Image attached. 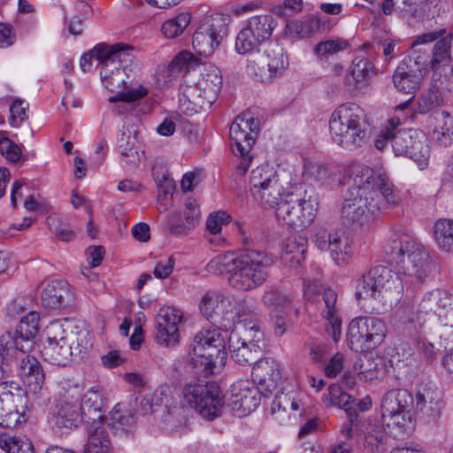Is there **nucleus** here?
<instances>
[{
    "label": "nucleus",
    "mask_w": 453,
    "mask_h": 453,
    "mask_svg": "<svg viewBox=\"0 0 453 453\" xmlns=\"http://www.w3.org/2000/svg\"><path fill=\"white\" fill-rule=\"evenodd\" d=\"M219 308L217 320L221 319L227 323H237L243 319L241 309L244 310L245 302L238 301L234 296L222 294Z\"/></svg>",
    "instance_id": "obj_41"
},
{
    "label": "nucleus",
    "mask_w": 453,
    "mask_h": 453,
    "mask_svg": "<svg viewBox=\"0 0 453 453\" xmlns=\"http://www.w3.org/2000/svg\"><path fill=\"white\" fill-rule=\"evenodd\" d=\"M134 423V417L124 403H117L110 412L109 425L115 430H128Z\"/></svg>",
    "instance_id": "obj_51"
},
{
    "label": "nucleus",
    "mask_w": 453,
    "mask_h": 453,
    "mask_svg": "<svg viewBox=\"0 0 453 453\" xmlns=\"http://www.w3.org/2000/svg\"><path fill=\"white\" fill-rule=\"evenodd\" d=\"M26 397L14 381L0 382V426L11 428L25 422Z\"/></svg>",
    "instance_id": "obj_17"
},
{
    "label": "nucleus",
    "mask_w": 453,
    "mask_h": 453,
    "mask_svg": "<svg viewBox=\"0 0 453 453\" xmlns=\"http://www.w3.org/2000/svg\"><path fill=\"white\" fill-rule=\"evenodd\" d=\"M185 222H181L178 213H172L167 216L166 226L172 234L186 235L200 221V210L193 198H188L183 211Z\"/></svg>",
    "instance_id": "obj_28"
},
{
    "label": "nucleus",
    "mask_w": 453,
    "mask_h": 453,
    "mask_svg": "<svg viewBox=\"0 0 453 453\" xmlns=\"http://www.w3.org/2000/svg\"><path fill=\"white\" fill-rule=\"evenodd\" d=\"M411 59L402 61L393 74L395 87L405 94H414L424 77L422 69L416 63L411 65Z\"/></svg>",
    "instance_id": "obj_26"
},
{
    "label": "nucleus",
    "mask_w": 453,
    "mask_h": 453,
    "mask_svg": "<svg viewBox=\"0 0 453 453\" xmlns=\"http://www.w3.org/2000/svg\"><path fill=\"white\" fill-rule=\"evenodd\" d=\"M226 331L219 328L198 332L189 346L188 361L196 373L208 376L220 372L227 359Z\"/></svg>",
    "instance_id": "obj_6"
},
{
    "label": "nucleus",
    "mask_w": 453,
    "mask_h": 453,
    "mask_svg": "<svg viewBox=\"0 0 453 453\" xmlns=\"http://www.w3.org/2000/svg\"><path fill=\"white\" fill-rule=\"evenodd\" d=\"M251 375L254 382L264 387L265 390L271 391L281 380V367L273 358H262L252 367Z\"/></svg>",
    "instance_id": "obj_29"
},
{
    "label": "nucleus",
    "mask_w": 453,
    "mask_h": 453,
    "mask_svg": "<svg viewBox=\"0 0 453 453\" xmlns=\"http://www.w3.org/2000/svg\"><path fill=\"white\" fill-rule=\"evenodd\" d=\"M397 13L404 19H421L429 10L428 0H396Z\"/></svg>",
    "instance_id": "obj_48"
},
{
    "label": "nucleus",
    "mask_w": 453,
    "mask_h": 453,
    "mask_svg": "<svg viewBox=\"0 0 453 453\" xmlns=\"http://www.w3.org/2000/svg\"><path fill=\"white\" fill-rule=\"evenodd\" d=\"M183 403L203 418L213 420L219 416L223 400L219 388L211 382H189L182 388Z\"/></svg>",
    "instance_id": "obj_11"
},
{
    "label": "nucleus",
    "mask_w": 453,
    "mask_h": 453,
    "mask_svg": "<svg viewBox=\"0 0 453 453\" xmlns=\"http://www.w3.org/2000/svg\"><path fill=\"white\" fill-rule=\"evenodd\" d=\"M411 400L412 395L404 389L390 390L382 399V419L388 428V433L395 439L403 440L413 430Z\"/></svg>",
    "instance_id": "obj_9"
},
{
    "label": "nucleus",
    "mask_w": 453,
    "mask_h": 453,
    "mask_svg": "<svg viewBox=\"0 0 453 453\" xmlns=\"http://www.w3.org/2000/svg\"><path fill=\"white\" fill-rule=\"evenodd\" d=\"M222 293L216 290L206 291L199 302L201 313L208 319L217 321V314L221 301Z\"/></svg>",
    "instance_id": "obj_50"
},
{
    "label": "nucleus",
    "mask_w": 453,
    "mask_h": 453,
    "mask_svg": "<svg viewBox=\"0 0 453 453\" xmlns=\"http://www.w3.org/2000/svg\"><path fill=\"white\" fill-rule=\"evenodd\" d=\"M271 264L272 260L265 252L248 249L240 253L226 252L214 257L206 265V271L214 274L226 273L231 288L249 291L266 281Z\"/></svg>",
    "instance_id": "obj_2"
},
{
    "label": "nucleus",
    "mask_w": 453,
    "mask_h": 453,
    "mask_svg": "<svg viewBox=\"0 0 453 453\" xmlns=\"http://www.w3.org/2000/svg\"><path fill=\"white\" fill-rule=\"evenodd\" d=\"M118 147L120 155L127 163L135 164L138 158L137 150L134 148V138L122 134L118 139Z\"/></svg>",
    "instance_id": "obj_60"
},
{
    "label": "nucleus",
    "mask_w": 453,
    "mask_h": 453,
    "mask_svg": "<svg viewBox=\"0 0 453 453\" xmlns=\"http://www.w3.org/2000/svg\"><path fill=\"white\" fill-rule=\"evenodd\" d=\"M113 445L103 424L89 425L84 453H112Z\"/></svg>",
    "instance_id": "obj_34"
},
{
    "label": "nucleus",
    "mask_w": 453,
    "mask_h": 453,
    "mask_svg": "<svg viewBox=\"0 0 453 453\" xmlns=\"http://www.w3.org/2000/svg\"><path fill=\"white\" fill-rule=\"evenodd\" d=\"M377 74L373 63L365 56H356L346 74V83L357 90L367 88Z\"/></svg>",
    "instance_id": "obj_27"
},
{
    "label": "nucleus",
    "mask_w": 453,
    "mask_h": 453,
    "mask_svg": "<svg viewBox=\"0 0 453 453\" xmlns=\"http://www.w3.org/2000/svg\"><path fill=\"white\" fill-rule=\"evenodd\" d=\"M0 449L6 453H35L32 441L26 436L0 437Z\"/></svg>",
    "instance_id": "obj_52"
},
{
    "label": "nucleus",
    "mask_w": 453,
    "mask_h": 453,
    "mask_svg": "<svg viewBox=\"0 0 453 453\" xmlns=\"http://www.w3.org/2000/svg\"><path fill=\"white\" fill-rule=\"evenodd\" d=\"M401 125V119L398 116H394L388 120L386 127L376 136L374 145L379 150H382L388 144V141L393 142L395 130Z\"/></svg>",
    "instance_id": "obj_57"
},
{
    "label": "nucleus",
    "mask_w": 453,
    "mask_h": 453,
    "mask_svg": "<svg viewBox=\"0 0 453 453\" xmlns=\"http://www.w3.org/2000/svg\"><path fill=\"white\" fill-rule=\"evenodd\" d=\"M0 153L10 162H18L22 155L19 145L7 137L0 138Z\"/></svg>",
    "instance_id": "obj_63"
},
{
    "label": "nucleus",
    "mask_w": 453,
    "mask_h": 453,
    "mask_svg": "<svg viewBox=\"0 0 453 453\" xmlns=\"http://www.w3.org/2000/svg\"><path fill=\"white\" fill-rule=\"evenodd\" d=\"M386 332V325L380 319L357 317L349 324L347 342L350 349L356 352H367L383 342Z\"/></svg>",
    "instance_id": "obj_13"
},
{
    "label": "nucleus",
    "mask_w": 453,
    "mask_h": 453,
    "mask_svg": "<svg viewBox=\"0 0 453 453\" xmlns=\"http://www.w3.org/2000/svg\"><path fill=\"white\" fill-rule=\"evenodd\" d=\"M436 126L434 130V138L438 144L443 147L453 143V117L447 111L435 113Z\"/></svg>",
    "instance_id": "obj_42"
},
{
    "label": "nucleus",
    "mask_w": 453,
    "mask_h": 453,
    "mask_svg": "<svg viewBox=\"0 0 453 453\" xmlns=\"http://www.w3.org/2000/svg\"><path fill=\"white\" fill-rule=\"evenodd\" d=\"M39 313L29 311L20 319L16 334L5 332L0 336V361L4 363L8 356L18 353V350L29 351L33 346L32 340L35 337L39 329ZM6 368L0 366V375Z\"/></svg>",
    "instance_id": "obj_14"
},
{
    "label": "nucleus",
    "mask_w": 453,
    "mask_h": 453,
    "mask_svg": "<svg viewBox=\"0 0 453 453\" xmlns=\"http://www.w3.org/2000/svg\"><path fill=\"white\" fill-rule=\"evenodd\" d=\"M27 351L18 350V353L8 356V360L4 359V364L0 361V366L3 365L6 368V371L3 372L0 375V379L3 378L5 373L9 372L12 363L16 362L19 375L24 384L31 392L36 394L42 389L45 376L38 360L32 356L27 355Z\"/></svg>",
    "instance_id": "obj_20"
},
{
    "label": "nucleus",
    "mask_w": 453,
    "mask_h": 453,
    "mask_svg": "<svg viewBox=\"0 0 453 453\" xmlns=\"http://www.w3.org/2000/svg\"><path fill=\"white\" fill-rule=\"evenodd\" d=\"M230 221V215L225 211H219L209 215L206 229L211 235L221 233L222 226Z\"/></svg>",
    "instance_id": "obj_61"
},
{
    "label": "nucleus",
    "mask_w": 453,
    "mask_h": 453,
    "mask_svg": "<svg viewBox=\"0 0 453 453\" xmlns=\"http://www.w3.org/2000/svg\"><path fill=\"white\" fill-rule=\"evenodd\" d=\"M41 300L47 309H61L73 303V293L66 280L48 278L42 284Z\"/></svg>",
    "instance_id": "obj_25"
},
{
    "label": "nucleus",
    "mask_w": 453,
    "mask_h": 453,
    "mask_svg": "<svg viewBox=\"0 0 453 453\" xmlns=\"http://www.w3.org/2000/svg\"><path fill=\"white\" fill-rule=\"evenodd\" d=\"M384 426L379 422L368 421L365 426L364 446L371 452L384 450L386 443Z\"/></svg>",
    "instance_id": "obj_43"
},
{
    "label": "nucleus",
    "mask_w": 453,
    "mask_h": 453,
    "mask_svg": "<svg viewBox=\"0 0 453 453\" xmlns=\"http://www.w3.org/2000/svg\"><path fill=\"white\" fill-rule=\"evenodd\" d=\"M246 26L261 42H264L271 38L273 31L277 27V21L270 14L256 15L249 19Z\"/></svg>",
    "instance_id": "obj_44"
},
{
    "label": "nucleus",
    "mask_w": 453,
    "mask_h": 453,
    "mask_svg": "<svg viewBox=\"0 0 453 453\" xmlns=\"http://www.w3.org/2000/svg\"><path fill=\"white\" fill-rule=\"evenodd\" d=\"M320 27L318 18H310L304 20H291L286 25V34L292 38H307L311 36Z\"/></svg>",
    "instance_id": "obj_46"
},
{
    "label": "nucleus",
    "mask_w": 453,
    "mask_h": 453,
    "mask_svg": "<svg viewBox=\"0 0 453 453\" xmlns=\"http://www.w3.org/2000/svg\"><path fill=\"white\" fill-rule=\"evenodd\" d=\"M403 283L389 267L376 265L359 276L355 283V296L359 302L370 301L373 311L384 313L393 309L402 299Z\"/></svg>",
    "instance_id": "obj_4"
},
{
    "label": "nucleus",
    "mask_w": 453,
    "mask_h": 453,
    "mask_svg": "<svg viewBox=\"0 0 453 453\" xmlns=\"http://www.w3.org/2000/svg\"><path fill=\"white\" fill-rule=\"evenodd\" d=\"M262 42L245 26L237 35L235 40V50L239 54H246L254 51Z\"/></svg>",
    "instance_id": "obj_54"
},
{
    "label": "nucleus",
    "mask_w": 453,
    "mask_h": 453,
    "mask_svg": "<svg viewBox=\"0 0 453 453\" xmlns=\"http://www.w3.org/2000/svg\"><path fill=\"white\" fill-rule=\"evenodd\" d=\"M260 401V392L254 382L241 380L230 387L228 404L238 417H244L255 411Z\"/></svg>",
    "instance_id": "obj_22"
},
{
    "label": "nucleus",
    "mask_w": 453,
    "mask_h": 453,
    "mask_svg": "<svg viewBox=\"0 0 453 453\" xmlns=\"http://www.w3.org/2000/svg\"><path fill=\"white\" fill-rule=\"evenodd\" d=\"M380 358L364 356L359 357L354 364V371L358 379L363 381H372L381 374Z\"/></svg>",
    "instance_id": "obj_45"
},
{
    "label": "nucleus",
    "mask_w": 453,
    "mask_h": 453,
    "mask_svg": "<svg viewBox=\"0 0 453 453\" xmlns=\"http://www.w3.org/2000/svg\"><path fill=\"white\" fill-rule=\"evenodd\" d=\"M148 88L142 84H133L132 81L129 79V83L127 84V88L122 89L119 95L110 96L109 102L116 103L121 101L126 103H133L143 98L148 95Z\"/></svg>",
    "instance_id": "obj_53"
},
{
    "label": "nucleus",
    "mask_w": 453,
    "mask_h": 453,
    "mask_svg": "<svg viewBox=\"0 0 453 453\" xmlns=\"http://www.w3.org/2000/svg\"><path fill=\"white\" fill-rule=\"evenodd\" d=\"M190 15L187 12L180 13L173 19L165 21L161 30L166 38H175L180 35L190 23Z\"/></svg>",
    "instance_id": "obj_55"
},
{
    "label": "nucleus",
    "mask_w": 453,
    "mask_h": 453,
    "mask_svg": "<svg viewBox=\"0 0 453 453\" xmlns=\"http://www.w3.org/2000/svg\"><path fill=\"white\" fill-rule=\"evenodd\" d=\"M257 130L258 124L250 112L238 115L230 126L231 150L239 160L236 163V172L239 175L246 173L253 159L251 149L255 143V134Z\"/></svg>",
    "instance_id": "obj_10"
},
{
    "label": "nucleus",
    "mask_w": 453,
    "mask_h": 453,
    "mask_svg": "<svg viewBox=\"0 0 453 453\" xmlns=\"http://www.w3.org/2000/svg\"><path fill=\"white\" fill-rule=\"evenodd\" d=\"M312 242L321 251H329L334 263L345 266L354 254L353 238L344 232L331 233L320 228L312 236Z\"/></svg>",
    "instance_id": "obj_18"
},
{
    "label": "nucleus",
    "mask_w": 453,
    "mask_h": 453,
    "mask_svg": "<svg viewBox=\"0 0 453 453\" xmlns=\"http://www.w3.org/2000/svg\"><path fill=\"white\" fill-rule=\"evenodd\" d=\"M307 239L301 234H292L282 242V259L290 266H297L304 260Z\"/></svg>",
    "instance_id": "obj_35"
},
{
    "label": "nucleus",
    "mask_w": 453,
    "mask_h": 453,
    "mask_svg": "<svg viewBox=\"0 0 453 453\" xmlns=\"http://www.w3.org/2000/svg\"><path fill=\"white\" fill-rule=\"evenodd\" d=\"M94 54L103 60L100 75L104 87L119 95L129 83L128 73L134 61L132 48L123 43H99L95 46Z\"/></svg>",
    "instance_id": "obj_8"
},
{
    "label": "nucleus",
    "mask_w": 453,
    "mask_h": 453,
    "mask_svg": "<svg viewBox=\"0 0 453 453\" xmlns=\"http://www.w3.org/2000/svg\"><path fill=\"white\" fill-rule=\"evenodd\" d=\"M223 32L224 25L220 18L205 19L193 35L195 51L200 56H211L219 46Z\"/></svg>",
    "instance_id": "obj_23"
},
{
    "label": "nucleus",
    "mask_w": 453,
    "mask_h": 453,
    "mask_svg": "<svg viewBox=\"0 0 453 453\" xmlns=\"http://www.w3.org/2000/svg\"><path fill=\"white\" fill-rule=\"evenodd\" d=\"M349 46V40L335 38L320 42L314 47L313 52L319 60L323 61L327 60L332 55L347 50Z\"/></svg>",
    "instance_id": "obj_49"
},
{
    "label": "nucleus",
    "mask_w": 453,
    "mask_h": 453,
    "mask_svg": "<svg viewBox=\"0 0 453 453\" xmlns=\"http://www.w3.org/2000/svg\"><path fill=\"white\" fill-rule=\"evenodd\" d=\"M45 334L47 340L41 355L54 365H66L73 357H81L90 345L88 332L67 319L50 322Z\"/></svg>",
    "instance_id": "obj_5"
},
{
    "label": "nucleus",
    "mask_w": 453,
    "mask_h": 453,
    "mask_svg": "<svg viewBox=\"0 0 453 453\" xmlns=\"http://www.w3.org/2000/svg\"><path fill=\"white\" fill-rule=\"evenodd\" d=\"M175 263L176 260L173 256L158 260L154 266V276L159 280L168 278L173 271Z\"/></svg>",
    "instance_id": "obj_64"
},
{
    "label": "nucleus",
    "mask_w": 453,
    "mask_h": 453,
    "mask_svg": "<svg viewBox=\"0 0 453 453\" xmlns=\"http://www.w3.org/2000/svg\"><path fill=\"white\" fill-rule=\"evenodd\" d=\"M450 42L442 38L438 41L433 50V58L431 60V66L433 69H438L441 65H446L450 58Z\"/></svg>",
    "instance_id": "obj_59"
},
{
    "label": "nucleus",
    "mask_w": 453,
    "mask_h": 453,
    "mask_svg": "<svg viewBox=\"0 0 453 453\" xmlns=\"http://www.w3.org/2000/svg\"><path fill=\"white\" fill-rule=\"evenodd\" d=\"M79 407L89 425L102 424L104 412V399L98 387H92L83 395Z\"/></svg>",
    "instance_id": "obj_31"
},
{
    "label": "nucleus",
    "mask_w": 453,
    "mask_h": 453,
    "mask_svg": "<svg viewBox=\"0 0 453 453\" xmlns=\"http://www.w3.org/2000/svg\"><path fill=\"white\" fill-rule=\"evenodd\" d=\"M288 409L297 411L300 409L299 400L296 393L280 392L277 394L271 405V414L280 424L285 423L289 418Z\"/></svg>",
    "instance_id": "obj_38"
},
{
    "label": "nucleus",
    "mask_w": 453,
    "mask_h": 453,
    "mask_svg": "<svg viewBox=\"0 0 453 453\" xmlns=\"http://www.w3.org/2000/svg\"><path fill=\"white\" fill-rule=\"evenodd\" d=\"M392 149L395 156L407 157L416 162L420 170L429 163L430 148L425 134L417 129L395 130Z\"/></svg>",
    "instance_id": "obj_16"
},
{
    "label": "nucleus",
    "mask_w": 453,
    "mask_h": 453,
    "mask_svg": "<svg viewBox=\"0 0 453 453\" xmlns=\"http://www.w3.org/2000/svg\"><path fill=\"white\" fill-rule=\"evenodd\" d=\"M351 186L341 209L342 219L363 230L372 228L380 215L401 203V196L385 173L355 164L349 170Z\"/></svg>",
    "instance_id": "obj_1"
},
{
    "label": "nucleus",
    "mask_w": 453,
    "mask_h": 453,
    "mask_svg": "<svg viewBox=\"0 0 453 453\" xmlns=\"http://www.w3.org/2000/svg\"><path fill=\"white\" fill-rule=\"evenodd\" d=\"M292 296L278 287H272L265 291L262 296L263 303L271 312L282 313L290 308Z\"/></svg>",
    "instance_id": "obj_40"
},
{
    "label": "nucleus",
    "mask_w": 453,
    "mask_h": 453,
    "mask_svg": "<svg viewBox=\"0 0 453 453\" xmlns=\"http://www.w3.org/2000/svg\"><path fill=\"white\" fill-rule=\"evenodd\" d=\"M85 420L79 404L63 402L58 406L57 412L50 417V423L56 428L72 429L77 427L81 420Z\"/></svg>",
    "instance_id": "obj_33"
},
{
    "label": "nucleus",
    "mask_w": 453,
    "mask_h": 453,
    "mask_svg": "<svg viewBox=\"0 0 453 453\" xmlns=\"http://www.w3.org/2000/svg\"><path fill=\"white\" fill-rule=\"evenodd\" d=\"M263 58H265L263 62L266 65L267 68L265 70L263 65L260 73H256L263 82L271 81L273 77L279 75L288 65L284 50L278 42L269 43Z\"/></svg>",
    "instance_id": "obj_30"
},
{
    "label": "nucleus",
    "mask_w": 453,
    "mask_h": 453,
    "mask_svg": "<svg viewBox=\"0 0 453 453\" xmlns=\"http://www.w3.org/2000/svg\"><path fill=\"white\" fill-rule=\"evenodd\" d=\"M383 251L402 273L415 280H424L430 272L428 250L403 226L392 227Z\"/></svg>",
    "instance_id": "obj_3"
},
{
    "label": "nucleus",
    "mask_w": 453,
    "mask_h": 453,
    "mask_svg": "<svg viewBox=\"0 0 453 453\" xmlns=\"http://www.w3.org/2000/svg\"><path fill=\"white\" fill-rule=\"evenodd\" d=\"M228 338V349L231 353L232 359L241 365H247L252 364L257 357L259 353L258 342L263 338V333L257 326L245 327L243 337L237 332L226 333Z\"/></svg>",
    "instance_id": "obj_19"
},
{
    "label": "nucleus",
    "mask_w": 453,
    "mask_h": 453,
    "mask_svg": "<svg viewBox=\"0 0 453 453\" xmlns=\"http://www.w3.org/2000/svg\"><path fill=\"white\" fill-rule=\"evenodd\" d=\"M321 400L326 408L337 407L342 409L347 416H353L355 411H357L352 396L344 392L337 384L330 385L327 392L322 395Z\"/></svg>",
    "instance_id": "obj_36"
},
{
    "label": "nucleus",
    "mask_w": 453,
    "mask_h": 453,
    "mask_svg": "<svg viewBox=\"0 0 453 453\" xmlns=\"http://www.w3.org/2000/svg\"><path fill=\"white\" fill-rule=\"evenodd\" d=\"M223 79L220 70L213 65H204L200 78L194 85L183 88V97L193 105V111L198 112L211 107L221 90Z\"/></svg>",
    "instance_id": "obj_12"
},
{
    "label": "nucleus",
    "mask_w": 453,
    "mask_h": 453,
    "mask_svg": "<svg viewBox=\"0 0 453 453\" xmlns=\"http://www.w3.org/2000/svg\"><path fill=\"white\" fill-rule=\"evenodd\" d=\"M194 61V56L192 53L183 50L180 52L170 63L167 67H164L162 70V75L167 73V78L164 80V82L172 81V76H174L176 73L182 69H188L192 62Z\"/></svg>",
    "instance_id": "obj_56"
},
{
    "label": "nucleus",
    "mask_w": 453,
    "mask_h": 453,
    "mask_svg": "<svg viewBox=\"0 0 453 453\" xmlns=\"http://www.w3.org/2000/svg\"><path fill=\"white\" fill-rule=\"evenodd\" d=\"M317 203L309 196L298 198L292 193H287L284 200L275 210L280 222L294 230H303L314 220Z\"/></svg>",
    "instance_id": "obj_15"
},
{
    "label": "nucleus",
    "mask_w": 453,
    "mask_h": 453,
    "mask_svg": "<svg viewBox=\"0 0 453 453\" xmlns=\"http://www.w3.org/2000/svg\"><path fill=\"white\" fill-rule=\"evenodd\" d=\"M285 193L281 180L273 181L271 185L263 189H256L251 192L253 198L264 208H277L284 200Z\"/></svg>",
    "instance_id": "obj_39"
},
{
    "label": "nucleus",
    "mask_w": 453,
    "mask_h": 453,
    "mask_svg": "<svg viewBox=\"0 0 453 453\" xmlns=\"http://www.w3.org/2000/svg\"><path fill=\"white\" fill-rule=\"evenodd\" d=\"M28 104L20 99H15L10 106V125L12 127H18L24 120L27 119V110Z\"/></svg>",
    "instance_id": "obj_62"
},
{
    "label": "nucleus",
    "mask_w": 453,
    "mask_h": 453,
    "mask_svg": "<svg viewBox=\"0 0 453 453\" xmlns=\"http://www.w3.org/2000/svg\"><path fill=\"white\" fill-rule=\"evenodd\" d=\"M325 307L322 310V317L328 322L330 328L328 333L334 342H338L342 336V319L336 306L337 295L332 289H326L323 292Z\"/></svg>",
    "instance_id": "obj_32"
},
{
    "label": "nucleus",
    "mask_w": 453,
    "mask_h": 453,
    "mask_svg": "<svg viewBox=\"0 0 453 453\" xmlns=\"http://www.w3.org/2000/svg\"><path fill=\"white\" fill-rule=\"evenodd\" d=\"M411 405L417 414L428 420H434L440 417L444 406L442 393L432 385H419L412 396Z\"/></svg>",
    "instance_id": "obj_24"
},
{
    "label": "nucleus",
    "mask_w": 453,
    "mask_h": 453,
    "mask_svg": "<svg viewBox=\"0 0 453 453\" xmlns=\"http://www.w3.org/2000/svg\"><path fill=\"white\" fill-rule=\"evenodd\" d=\"M280 177L273 167L269 165H261L251 171L250 177V193L256 189H263L265 187L271 185L273 181H278Z\"/></svg>",
    "instance_id": "obj_47"
},
{
    "label": "nucleus",
    "mask_w": 453,
    "mask_h": 453,
    "mask_svg": "<svg viewBox=\"0 0 453 453\" xmlns=\"http://www.w3.org/2000/svg\"><path fill=\"white\" fill-rule=\"evenodd\" d=\"M328 127L333 142L346 150L363 147L368 139L363 110L354 103H345L334 109Z\"/></svg>",
    "instance_id": "obj_7"
},
{
    "label": "nucleus",
    "mask_w": 453,
    "mask_h": 453,
    "mask_svg": "<svg viewBox=\"0 0 453 453\" xmlns=\"http://www.w3.org/2000/svg\"><path fill=\"white\" fill-rule=\"evenodd\" d=\"M442 102L439 90L435 88H430L422 93L418 98L417 112L424 114L437 107Z\"/></svg>",
    "instance_id": "obj_58"
},
{
    "label": "nucleus",
    "mask_w": 453,
    "mask_h": 453,
    "mask_svg": "<svg viewBox=\"0 0 453 453\" xmlns=\"http://www.w3.org/2000/svg\"><path fill=\"white\" fill-rule=\"evenodd\" d=\"M182 318V311L175 307L165 306L159 309L155 318V338L160 346L170 348L180 342L179 325Z\"/></svg>",
    "instance_id": "obj_21"
},
{
    "label": "nucleus",
    "mask_w": 453,
    "mask_h": 453,
    "mask_svg": "<svg viewBox=\"0 0 453 453\" xmlns=\"http://www.w3.org/2000/svg\"><path fill=\"white\" fill-rule=\"evenodd\" d=\"M433 239L442 252L453 254V219L441 218L432 226Z\"/></svg>",
    "instance_id": "obj_37"
}]
</instances>
